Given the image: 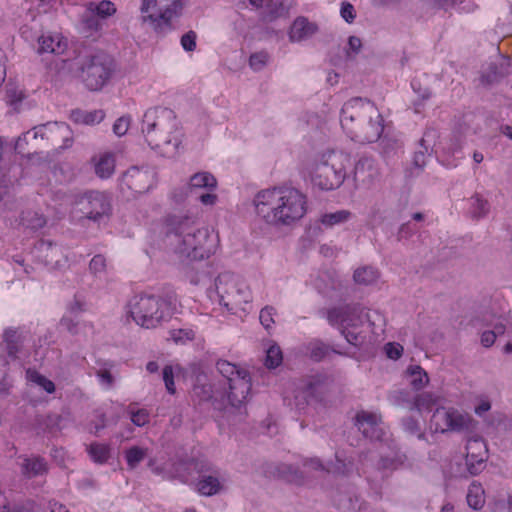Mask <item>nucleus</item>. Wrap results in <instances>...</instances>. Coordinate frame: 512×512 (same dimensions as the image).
Instances as JSON below:
<instances>
[{"label": "nucleus", "mask_w": 512, "mask_h": 512, "mask_svg": "<svg viewBox=\"0 0 512 512\" xmlns=\"http://www.w3.org/2000/svg\"><path fill=\"white\" fill-rule=\"evenodd\" d=\"M38 52L61 55L67 49V39L60 33L43 34L38 39Z\"/></svg>", "instance_id": "4be33fe9"}, {"label": "nucleus", "mask_w": 512, "mask_h": 512, "mask_svg": "<svg viewBox=\"0 0 512 512\" xmlns=\"http://www.w3.org/2000/svg\"><path fill=\"white\" fill-rule=\"evenodd\" d=\"M336 459H337V464L335 467V472L344 475V474H348L352 470V466H353L352 462L349 461L346 464L339 459L338 455H336Z\"/></svg>", "instance_id": "052dcab7"}, {"label": "nucleus", "mask_w": 512, "mask_h": 512, "mask_svg": "<svg viewBox=\"0 0 512 512\" xmlns=\"http://www.w3.org/2000/svg\"><path fill=\"white\" fill-rule=\"evenodd\" d=\"M29 338V332L20 327H8L2 334V343L7 356L11 360H17L23 353L24 344Z\"/></svg>", "instance_id": "a211bd4d"}, {"label": "nucleus", "mask_w": 512, "mask_h": 512, "mask_svg": "<svg viewBox=\"0 0 512 512\" xmlns=\"http://www.w3.org/2000/svg\"><path fill=\"white\" fill-rule=\"evenodd\" d=\"M50 507L51 512H70L65 505L57 502L51 503Z\"/></svg>", "instance_id": "774afa93"}, {"label": "nucleus", "mask_w": 512, "mask_h": 512, "mask_svg": "<svg viewBox=\"0 0 512 512\" xmlns=\"http://www.w3.org/2000/svg\"><path fill=\"white\" fill-rule=\"evenodd\" d=\"M340 15L347 23H352L356 18V11L354 6L349 2H342Z\"/></svg>", "instance_id": "864d4df0"}, {"label": "nucleus", "mask_w": 512, "mask_h": 512, "mask_svg": "<svg viewBox=\"0 0 512 512\" xmlns=\"http://www.w3.org/2000/svg\"><path fill=\"white\" fill-rule=\"evenodd\" d=\"M131 421L134 425L142 427L149 423L150 414L148 410L142 408L135 410L132 405L129 406Z\"/></svg>", "instance_id": "c03bdc74"}, {"label": "nucleus", "mask_w": 512, "mask_h": 512, "mask_svg": "<svg viewBox=\"0 0 512 512\" xmlns=\"http://www.w3.org/2000/svg\"><path fill=\"white\" fill-rule=\"evenodd\" d=\"M317 391V382H310L306 385L305 390L303 391L304 397L307 401V404H311L313 399L316 396Z\"/></svg>", "instance_id": "13d9d810"}, {"label": "nucleus", "mask_w": 512, "mask_h": 512, "mask_svg": "<svg viewBox=\"0 0 512 512\" xmlns=\"http://www.w3.org/2000/svg\"><path fill=\"white\" fill-rule=\"evenodd\" d=\"M99 380L102 384H105L106 386H111L113 383V376L111 373L107 370L100 371L98 374Z\"/></svg>", "instance_id": "0e129e2a"}, {"label": "nucleus", "mask_w": 512, "mask_h": 512, "mask_svg": "<svg viewBox=\"0 0 512 512\" xmlns=\"http://www.w3.org/2000/svg\"><path fill=\"white\" fill-rule=\"evenodd\" d=\"M76 203L85 217L94 221L108 217L111 212L110 200L103 192H86L79 197Z\"/></svg>", "instance_id": "4468645a"}, {"label": "nucleus", "mask_w": 512, "mask_h": 512, "mask_svg": "<svg viewBox=\"0 0 512 512\" xmlns=\"http://www.w3.org/2000/svg\"><path fill=\"white\" fill-rule=\"evenodd\" d=\"M90 163L98 178L109 179L115 172L116 156L112 151H100L91 158Z\"/></svg>", "instance_id": "412c9836"}, {"label": "nucleus", "mask_w": 512, "mask_h": 512, "mask_svg": "<svg viewBox=\"0 0 512 512\" xmlns=\"http://www.w3.org/2000/svg\"><path fill=\"white\" fill-rule=\"evenodd\" d=\"M303 466L307 469L311 468L312 470L318 471L320 469V460H318V459L306 460L303 463Z\"/></svg>", "instance_id": "338daca9"}, {"label": "nucleus", "mask_w": 512, "mask_h": 512, "mask_svg": "<svg viewBox=\"0 0 512 512\" xmlns=\"http://www.w3.org/2000/svg\"><path fill=\"white\" fill-rule=\"evenodd\" d=\"M316 30L315 24L304 17H298L290 28L289 37L291 41H301L313 35Z\"/></svg>", "instance_id": "393cba45"}, {"label": "nucleus", "mask_w": 512, "mask_h": 512, "mask_svg": "<svg viewBox=\"0 0 512 512\" xmlns=\"http://www.w3.org/2000/svg\"><path fill=\"white\" fill-rule=\"evenodd\" d=\"M129 314L143 328H155L169 315L168 304L155 296H136L129 304Z\"/></svg>", "instance_id": "1a4fd4ad"}, {"label": "nucleus", "mask_w": 512, "mask_h": 512, "mask_svg": "<svg viewBox=\"0 0 512 512\" xmlns=\"http://www.w3.org/2000/svg\"><path fill=\"white\" fill-rule=\"evenodd\" d=\"M216 178L209 172L196 173L190 178L189 188L192 194L205 206H213L218 197L214 193Z\"/></svg>", "instance_id": "dca6fc26"}, {"label": "nucleus", "mask_w": 512, "mask_h": 512, "mask_svg": "<svg viewBox=\"0 0 512 512\" xmlns=\"http://www.w3.org/2000/svg\"><path fill=\"white\" fill-rule=\"evenodd\" d=\"M491 408V404L487 399H482L477 406H475V413L479 416H482L484 413L489 411Z\"/></svg>", "instance_id": "680f3d73"}, {"label": "nucleus", "mask_w": 512, "mask_h": 512, "mask_svg": "<svg viewBox=\"0 0 512 512\" xmlns=\"http://www.w3.org/2000/svg\"><path fill=\"white\" fill-rule=\"evenodd\" d=\"M106 267V259L101 254L95 255L89 263V269L91 273H93L96 276L104 273L106 271Z\"/></svg>", "instance_id": "8fccbe9b"}, {"label": "nucleus", "mask_w": 512, "mask_h": 512, "mask_svg": "<svg viewBox=\"0 0 512 512\" xmlns=\"http://www.w3.org/2000/svg\"><path fill=\"white\" fill-rule=\"evenodd\" d=\"M384 349L387 357L392 360L399 359L403 353V347L398 343L389 342L385 345Z\"/></svg>", "instance_id": "6e6d98bb"}, {"label": "nucleus", "mask_w": 512, "mask_h": 512, "mask_svg": "<svg viewBox=\"0 0 512 512\" xmlns=\"http://www.w3.org/2000/svg\"><path fill=\"white\" fill-rule=\"evenodd\" d=\"M348 45L350 50L353 52H358L362 46L361 39L356 36L349 37Z\"/></svg>", "instance_id": "69168bd1"}, {"label": "nucleus", "mask_w": 512, "mask_h": 512, "mask_svg": "<svg viewBox=\"0 0 512 512\" xmlns=\"http://www.w3.org/2000/svg\"><path fill=\"white\" fill-rule=\"evenodd\" d=\"M71 116L75 122L94 125L100 123L104 119L105 113L103 110H93L89 112L75 110L72 112Z\"/></svg>", "instance_id": "473e14b6"}, {"label": "nucleus", "mask_w": 512, "mask_h": 512, "mask_svg": "<svg viewBox=\"0 0 512 512\" xmlns=\"http://www.w3.org/2000/svg\"><path fill=\"white\" fill-rule=\"evenodd\" d=\"M408 392L404 390L395 393L397 402L407 403L409 410H416L419 413L430 412L438 403V397L431 392H422L417 394L413 400L407 399Z\"/></svg>", "instance_id": "aec40b11"}, {"label": "nucleus", "mask_w": 512, "mask_h": 512, "mask_svg": "<svg viewBox=\"0 0 512 512\" xmlns=\"http://www.w3.org/2000/svg\"><path fill=\"white\" fill-rule=\"evenodd\" d=\"M377 175L374 160L369 157H362L354 167V179L362 183L370 182Z\"/></svg>", "instance_id": "b1692460"}, {"label": "nucleus", "mask_w": 512, "mask_h": 512, "mask_svg": "<svg viewBox=\"0 0 512 512\" xmlns=\"http://www.w3.org/2000/svg\"><path fill=\"white\" fill-rule=\"evenodd\" d=\"M20 223L28 229L38 230L46 225V218L42 213L33 210L23 211Z\"/></svg>", "instance_id": "c756f323"}, {"label": "nucleus", "mask_w": 512, "mask_h": 512, "mask_svg": "<svg viewBox=\"0 0 512 512\" xmlns=\"http://www.w3.org/2000/svg\"><path fill=\"white\" fill-rule=\"evenodd\" d=\"M467 503L474 510H479L485 503V492L480 483L472 482L467 493Z\"/></svg>", "instance_id": "7c9ffc66"}, {"label": "nucleus", "mask_w": 512, "mask_h": 512, "mask_svg": "<svg viewBox=\"0 0 512 512\" xmlns=\"http://www.w3.org/2000/svg\"><path fill=\"white\" fill-rule=\"evenodd\" d=\"M471 200L473 207L471 213L473 217L480 218L488 212V202L482 199L479 195L472 197Z\"/></svg>", "instance_id": "a18cd8bd"}, {"label": "nucleus", "mask_w": 512, "mask_h": 512, "mask_svg": "<svg viewBox=\"0 0 512 512\" xmlns=\"http://www.w3.org/2000/svg\"><path fill=\"white\" fill-rule=\"evenodd\" d=\"M81 25L83 31L87 33V35H92L93 33L100 31L102 28L100 19L87 8L81 16Z\"/></svg>", "instance_id": "e433bc0d"}, {"label": "nucleus", "mask_w": 512, "mask_h": 512, "mask_svg": "<svg viewBox=\"0 0 512 512\" xmlns=\"http://www.w3.org/2000/svg\"><path fill=\"white\" fill-rule=\"evenodd\" d=\"M466 465L472 475L482 471L487 460L486 443L481 438H471L466 444Z\"/></svg>", "instance_id": "6ab92c4d"}, {"label": "nucleus", "mask_w": 512, "mask_h": 512, "mask_svg": "<svg viewBox=\"0 0 512 512\" xmlns=\"http://www.w3.org/2000/svg\"><path fill=\"white\" fill-rule=\"evenodd\" d=\"M283 354L281 348L277 344H272L266 351L264 365L268 369H275L282 364Z\"/></svg>", "instance_id": "58836bf2"}, {"label": "nucleus", "mask_w": 512, "mask_h": 512, "mask_svg": "<svg viewBox=\"0 0 512 512\" xmlns=\"http://www.w3.org/2000/svg\"><path fill=\"white\" fill-rule=\"evenodd\" d=\"M354 281L360 285H372L379 278V272L371 266H364L355 270L353 275Z\"/></svg>", "instance_id": "72a5a7b5"}, {"label": "nucleus", "mask_w": 512, "mask_h": 512, "mask_svg": "<svg viewBox=\"0 0 512 512\" xmlns=\"http://www.w3.org/2000/svg\"><path fill=\"white\" fill-rule=\"evenodd\" d=\"M496 337L495 331H485L481 335V343L484 347H490L494 344Z\"/></svg>", "instance_id": "bf43d9fd"}, {"label": "nucleus", "mask_w": 512, "mask_h": 512, "mask_svg": "<svg viewBox=\"0 0 512 512\" xmlns=\"http://www.w3.org/2000/svg\"><path fill=\"white\" fill-rule=\"evenodd\" d=\"M253 205L259 219L276 228H292L308 212L307 196L294 187L262 189L255 195Z\"/></svg>", "instance_id": "f03ea898"}, {"label": "nucleus", "mask_w": 512, "mask_h": 512, "mask_svg": "<svg viewBox=\"0 0 512 512\" xmlns=\"http://www.w3.org/2000/svg\"><path fill=\"white\" fill-rule=\"evenodd\" d=\"M22 474L28 478L43 475L47 472V463L41 457H24L21 465Z\"/></svg>", "instance_id": "a878e982"}, {"label": "nucleus", "mask_w": 512, "mask_h": 512, "mask_svg": "<svg viewBox=\"0 0 512 512\" xmlns=\"http://www.w3.org/2000/svg\"><path fill=\"white\" fill-rule=\"evenodd\" d=\"M196 333V329L192 326L173 328L169 331V340L176 345H186L195 339Z\"/></svg>", "instance_id": "c85d7f7f"}, {"label": "nucleus", "mask_w": 512, "mask_h": 512, "mask_svg": "<svg viewBox=\"0 0 512 512\" xmlns=\"http://www.w3.org/2000/svg\"><path fill=\"white\" fill-rule=\"evenodd\" d=\"M142 132L147 144L153 150L166 155L178 152L183 133L173 110L169 108H150L142 120Z\"/></svg>", "instance_id": "20e7f679"}, {"label": "nucleus", "mask_w": 512, "mask_h": 512, "mask_svg": "<svg viewBox=\"0 0 512 512\" xmlns=\"http://www.w3.org/2000/svg\"><path fill=\"white\" fill-rule=\"evenodd\" d=\"M351 216V212L348 210H339L333 213H327L322 215V225L334 226L346 222Z\"/></svg>", "instance_id": "ea45409f"}, {"label": "nucleus", "mask_w": 512, "mask_h": 512, "mask_svg": "<svg viewBox=\"0 0 512 512\" xmlns=\"http://www.w3.org/2000/svg\"><path fill=\"white\" fill-rule=\"evenodd\" d=\"M196 220L195 216L188 213L174 214L167 219L169 244L181 261L208 260L220 247L218 233L209 227L195 228Z\"/></svg>", "instance_id": "f257e3e1"}, {"label": "nucleus", "mask_w": 512, "mask_h": 512, "mask_svg": "<svg viewBox=\"0 0 512 512\" xmlns=\"http://www.w3.org/2000/svg\"><path fill=\"white\" fill-rule=\"evenodd\" d=\"M81 70L86 87L91 91H99L112 76L113 59L103 52H98L86 59Z\"/></svg>", "instance_id": "9b49d317"}, {"label": "nucleus", "mask_w": 512, "mask_h": 512, "mask_svg": "<svg viewBox=\"0 0 512 512\" xmlns=\"http://www.w3.org/2000/svg\"><path fill=\"white\" fill-rule=\"evenodd\" d=\"M163 380L166 386L167 391L170 394H174L176 391L174 384V376H173V368L172 366H165L163 369Z\"/></svg>", "instance_id": "5fc2aeb1"}, {"label": "nucleus", "mask_w": 512, "mask_h": 512, "mask_svg": "<svg viewBox=\"0 0 512 512\" xmlns=\"http://www.w3.org/2000/svg\"><path fill=\"white\" fill-rule=\"evenodd\" d=\"M288 14V9L284 6V4L278 0H271L267 5V15L265 18L269 21H272L278 17L286 16Z\"/></svg>", "instance_id": "37998d69"}, {"label": "nucleus", "mask_w": 512, "mask_h": 512, "mask_svg": "<svg viewBox=\"0 0 512 512\" xmlns=\"http://www.w3.org/2000/svg\"><path fill=\"white\" fill-rule=\"evenodd\" d=\"M196 40L197 34L196 32L190 30L184 35H182L180 43L182 48L187 52H193L196 49Z\"/></svg>", "instance_id": "3c124183"}, {"label": "nucleus", "mask_w": 512, "mask_h": 512, "mask_svg": "<svg viewBox=\"0 0 512 512\" xmlns=\"http://www.w3.org/2000/svg\"><path fill=\"white\" fill-rule=\"evenodd\" d=\"M472 422L468 414H463L454 408L438 407L432 414L430 427L435 432L463 431Z\"/></svg>", "instance_id": "ddd939ff"}, {"label": "nucleus", "mask_w": 512, "mask_h": 512, "mask_svg": "<svg viewBox=\"0 0 512 512\" xmlns=\"http://www.w3.org/2000/svg\"><path fill=\"white\" fill-rule=\"evenodd\" d=\"M265 473L269 477L280 478L285 480L286 482L293 483L296 485H302L304 483L302 474L288 465H269Z\"/></svg>", "instance_id": "5701e85b"}, {"label": "nucleus", "mask_w": 512, "mask_h": 512, "mask_svg": "<svg viewBox=\"0 0 512 512\" xmlns=\"http://www.w3.org/2000/svg\"><path fill=\"white\" fill-rule=\"evenodd\" d=\"M406 375L409 378L410 386L419 391L429 383V377L426 371L419 365L409 366Z\"/></svg>", "instance_id": "bb28decb"}, {"label": "nucleus", "mask_w": 512, "mask_h": 512, "mask_svg": "<svg viewBox=\"0 0 512 512\" xmlns=\"http://www.w3.org/2000/svg\"><path fill=\"white\" fill-rule=\"evenodd\" d=\"M26 379L42 387L47 393L55 391V384L35 369L29 368L26 370Z\"/></svg>", "instance_id": "4c0bfd02"}, {"label": "nucleus", "mask_w": 512, "mask_h": 512, "mask_svg": "<svg viewBox=\"0 0 512 512\" xmlns=\"http://www.w3.org/2000/svg\"><path fill=\"white\" fill-rule=\"evenodd\" d=\"M274 314H275V309L272 306H266L261 309L260 315H259V320H260V323L262 324V326L266 330H269L272 328V326L274 324V318H273Z\"/></svg>", "instance_id": "09e8293b"}, {"label": "nucleus", "mask_w": 512, "mask_h": 512, "mask_svg": "<svg viewBox=\"0 0 512 512\" xmlns=\"http://www.w3.org/2000/svg\"><path fill=\"white\" fill-rule=\"evenodd\" d=\"M219 373L228 382V400L234 407L246 402L251 391L252 383L249 372L227 360H219L216 364Z\"/></svg>", "instance_id": "9d476101"}, {"label": "nucleus", "mask_w": 512, "mask_h": 512, "mask_svg": "<svg viewBox=\"0 0 512 512\" xmlns=\"http://www.w3.org/2000/svg\"><path fill=\"white\" fill-rule=\"evenodd\" d=\"M47 139L56 149H66L72 146L73 133L64 122H48L33 129V137Z\"/></svg>", "instance_id": "2eb2a0df"}, {"label": "nucleus", "mask_w": 512, "mask_h": 512, "mask_svg": "<svg viewBox=\"0 0 512 512\" xmlns=\"http://www.w3.org/2000/svg\"><path fill=\"white\" fill-rule=\"evenodd\" d=\"M184 278L190 284L194 286H198L201 284H205L209 279V275L204 271L195 270L194 267H187L184 271Z\"/></svg>", "instance_id": "79ce46f5"}, {"label": "nucleus", "mask_w": 512, "mask_h": 512, "mask_svg": "<svg viewBox=\"0 0 512 512\" xmlns=\"http://www.w3.org/2000/svg\"><path fill=\"white\" fill-rule=\"evenodd\" d=\"M25 98V93L17 87H9L6 90V102L16 108Z\"/></svg>", "instance_id": "49530a36"}, {"label": "nucleus", "mask_w": 512, "mask_h": 512, "mask_svg": "<svg viewBox=\"0 0 512 512\" xmlns=\"http://www.w3.org/2000/svg\"><path fill=\"white\" fill-rule=\"evenodd\" d=\"M350 164V156L343 151L331 150L322 154V190L340 187Z\"/></svg>", "instance_id": "f8f14e48"}, {"label": "nucleus", "mask_w": 512, "mask_h": 512, "mask_svg": "<svg viewBox=\"0 0 512 512\" xmlns=\"http://www.w3.org/2000/svg\"><path fill=\"white\" fill-rule=\"evenodd\" d=\"M87 452L94 462L103 464L110 458L111 449L108 444L93 442L87 447Z\"/></svg>", "instance_id": "f704fd0d"}, {"label": "nucleus", "mask_w": 512, "mask_h": 512, "mask_svg": "<svg viewBox=\"0 0 512 512\" xmlns=\"http://www.w3.org/2000/svg\"><path fill=\"white\" fill-rule=\"evenodd\" d=\"M215 287L219 297V303L228 311L237 313L239 310L246 312L247 306L252 302V291L249 285L237 275L224 272L215 280Z\"/></svg>", "instance_id": "0eeeda50"}, {"label": "nucleus", "mask_w": 512, "mask_h": 512, "mask_svg": "<svg viewBox=\"0 0 512 512\" xmlns=\"http://www.w3.org/2000/svg\"><path fill=\"white\" fill-rule=\"evenodd\" d=\"M268 60L269 55L267 52H256L250 56L249 65L253 70L259 71L267 64Z\"/></svg>", "instance_id": "de8ad7c7"}, {"label": "nucleus", "mask_w": 512, "mask_h": 512, "mask_svg": "<svg viewBox=\"0 0 512 512\" xmlns=\"http://www.w3.org/2000/svg\"><path fill=\"white\" fill-rule=\"evenodd\" d=\"M403 427L405 431L416 434L418 433V438L421 439L424 434L420 432V427L418 421L414 420L413 418H406L403 420Z\"/></svg>", "instance_id": "4d7b16f0"}, {"label": "nucleus", "mask_w": 512, "mask_h": 512, "mask_svg": "<svg viewBox=\"0 0 512 512\" xmlns=\"http://www.w3.org/2000/svg\"><path fill=\"white\" fill-rule=\"evenodd\" d=\"M155 183V172L149 168L131 167L122 177V184L134 193L147 192Z\"/></svg>", "instance_id": "f3484780"}, {"label": "nucleus", "mask_w": 512, "mask_h": 512, "mask_svg": "<svg viewBox=\"0 0 512 512\" xmlns=\"http://www.w3.org/2000/svg\"><path fill=\"white\" fill-rule=\"evenodd\" d=\"M340 123L348 137L362 144L377 141L384 130L378 108L362 98H352L343 105Z\"/></svg>", "instance_id": "7ed1b4c3"}, {"label": "nucleus", "mask_w": 512, "mask_h": 512, "mask_svg": "<svg viewBox=\"0 0 512 512\" xmlns=\"http://www.w3.org/2000/svg\"><path fill=\"white\" fill-rule=\"evenodd\" d=\"M196 488L199 494L212 496L221 490L222 485L217 477L205 476L197 482Z\"/></svg>", "instance_id": "2f4dec72"}, {"label": "nucleus", "mask_w": 512, "mask_h": 512, "mask_svg": "<svg viewBox=\"0 0 512 512\" xmlns=\"http://www.w3.org/2000/svg\"><path fill=\"white\" fill-rule=\"evenodd\" d=\"M355 425L364 437L379 442L380 469L392 471L404 465L406 456L396 448L395 442L388 437L379 414L360 411L356 414Z\"/></svg>", "instance_id": "39448f33"}, {"label": "nucleus", "mask_w": 512, "mask_h": 512, "mask_svg": "<svg viewBox=\"0 0 512 512\" xmlns=\"http://www.w3.org/2000/svg\"><path fill=\"white\" fill-rule=\"evenodd\" d=\"M426 153L419 151L414 154L413 164L418 168H423L426 165Z\"/></svg>", "instance_id": "e2e57ef3"}, {"label": "nucleus", "mask_w": 512, "mask_h": 512, "mask_svg": "<svg viewBox=\"0 0 512 512\" xmlns=\"http://www.w3.org/2000/svg\"><path fill=\"white\" fill-rule=\"evenodd\" d=\"M130 126V117L122 116L118 118L113 125V132L117 136H123L127 133Z\"/></svg>", "instance_id": "603ef678"}, {"label": "nucleus", "mask_w": 512, "mask_h": 512, "mask_svg": "<svg viewBox=\"0 0 512 512\" xmlns=\"http://www.w3.org/2000/svg\"><path fill=\"white\" fill-rule=\"evenodd\" d=\"M84 305L80 303L79 301H75L73 304L70 305L68 308V312L66 315L63 316L61 319L60 325L63 326L65 329H67L71 333H77V323L74 322L73 317H77L78 313L84 311Z\"/></svg>", "instance_id": "c9c22d12"}, {"label": "nucleus", "mask_w": 512, "mask_h": 512, "mask_svg": "<svg viewBox=\"0 0 512 512\" xmlns=\"http://www.w3.org/2000/svg\"><path fill=\"white\" fill-rule=\"evenodd\" d=\"M367 316L364 308L347 305L330 309L327 320L331 326L339 329L348 343L357 346L365 338L364 326Z\"/></svg>", "instance_id": "6e6552de"}, {"label": "nucleus", "mask_w": 512, "mask_h": 512, "mask_svg": "<svg viewBox=\"0 0 512 512\" xmlns=\"http://www.w3.org/2000/svg\"><path fill=\"white\" fill-rule=\"evenodd\" d=\"M141 21L148 24L156 34L172 30L173 20L180 17L182 0H140Z\"/></svg>", "instance_id": "423d86ee"}, {"label": "nucleus", "mask_w": 512, "mask_h": 512, "mask_svg": "<svg viewBox=\"0 0 512 512\" xmlns=\"http://www.w3.org/2000/svg\"><path fill=\"white\" fill-rule=\"evenodd\" d=\"M146 456V450L133 446L126 450L125 458L130 469H134Z\"/></svg>", "instance_id": "a19ab883"}, {"label": "nucleus", "mask_w": 512, "mask_h": 512, "mask_svg": "<svg viewBox=\"0 0 512 512\" xmlns=\"http://www.w3.org/2000/svg\"><path fill=\"white\" fill-rule=\"evenodd\" d=\"M86 7L99 19H106L113 16L117 11L115 4L109 0H102L100 2L91 1L86 4Z\"/></svg>", "instance_id": "cd10ccee"}]
</instances>
